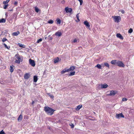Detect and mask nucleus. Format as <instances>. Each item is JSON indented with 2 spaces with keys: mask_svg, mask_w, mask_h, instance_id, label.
<instances>
[{
  "mask_svg": "<svg viewBox=\"0 0 134 134\" xmlns=\"http://www.w3.org/2000/svg\"><path fill=\"white\" fill-rule=\"evenodd\" d=\"M44 110L48 115H52L54 111L55 110L53 109L50 108L48 107H44Z\"/></svg>",
  "mask_w": 134,
  "mask_h": 134,
  "instance_id": "1",
  "label": "nucleus"
},
{
  "mask_svg": "<svg viewBox=\"0 0 134 134\" xmlns=\"http://www.w3.org/2000/svg\"><path fill=\"white\" fill-rule=\"evenodd\" d=\"M15 63L18 64H20V62H22L23 60V57L20 56L18 53L15 56Z\"/></svg>",
  "mask_w": 134,
  "mask_h": 134,
  "instance_id": "2",
  "label": "nucleus"
},
{
  "mask_svg": "<svg viewBox=\"0 0 134 134\" xmlns=\"http://www.w3.org/2000/svg\"><path fill=\"white\" fill-rule=\"evenodd\" d=\"M112 18L114 20V21L116 23L119 22L121 20V18L120 16H112Z\"/></svg>",
  "mask_w": 134,
  "mask_h": 134,
  "instance_id": "3",
  "label": "nucleus"
},
{
  "mask_svg": "<svg viewBox=\"0 0 134 134\" xmlns=\"http://www.w3.org/2000/svg\"><path fill=\"white\" fill-rule=\"evenodd\" d=\"M116 65L120 67H124L125 65L122 62L119 60H117Z\"/></svg>",
  "mask_w": 134,
  "mask_h": 134,
  "instance_id": "4",
  "label": "nucleus"
},
{
  "mask_svg": "<svg viewBox=\"0 0 134 134\" xmlns=\"http://www.w3.org/2000/svg\"><path fill=\"white\" fill-rule=\"evenodd\" d=\"M65 10L66 13H70V14H72L71 13L72 11V8H69L68 7H66L65 8Z\"/></svg>",
  "mask_w": 134,
  "mask_h": 134,
  "instance_id": "5",
  "label": "nucleus"
},
{
  "mask_svg": "<svg viewBox=\"0 0 134 134\" xmlns=\"http://www.w3.org/2000/svg\"><path fill=\"white\" fill-rule=\"evenodd\" d=\"M29 64H30L32 66L34 67L35 65V61L34 60L30 59H29Z\"/></svg>",
  "mask_w": 134,
  "mask_h": 134,
  "instance_id": "6",
  "label": "nucleus"
},
{
  "mask_svg": "<svg viewBox=\"0 0 134 134\" xmlns=\"http://www.w3.org/2000/svg\"><path fill=\"white\" fill-rule=\"evenodd\" d=\"M116 117L118 118H124V115L122 113L117 114Z\"/></svg>",
  "mask_w": 134,
  "mask_h": 134,
  "instance_id": "7",
  "label": "nucleus"
},
{
  "mask_svg": "<svg viewBox=\"0 0 134 134\" xmlns=\"http://www.w3.org/2000/svg\"><path fill=\"white\" fill-rule=\"evenodd\" d=\"M30 77V75L29 73H26L25 74L24 76V78L26 79H28Z\"/></svg>",
  "mask_w": 134,
  "mask_h": 134,
  "instance_id": "8",
  "label": "nucleus"
},
{
  "mask_svg": "<svg viewBox=\"0 0 134 134\" xmlns=\"http://www.w3.org/2000/svg\"><path fill=\"white\" fill-rule=\"evenodd\" d=\"M116 37H117L120 38V39L122 40H123L124 39L123 37L121 35V34H116Z\"/></svg>",
  "mask_w": 134,
  "mask_h": 134,
  "instance_id": "9",
  "label": "nucleus"
},
{
  "mask_svg": "<svg viewBox=\"0 0 134 134\" xmlns=\"http://www.w3.org/2000/svg\"><path fill=\"white\" fill-rule=\"evenodd\" d=\"M116 93L115 92V91L112 90L110 91V94H109V95L110 96H114L116 94Z\"/></svg>",
  "mask_w": 134,
  "mask_h": 134,
  "instance_id": "10",
  "label": "nucleus"
},
{
  "mask_svg": "<svg viewBox=\"0 0 134 134\" xmlns=\"http://www.w3.org/2000/svg\"><path fill=\"white\" fill-rule=\"evenodd\" d=\"M108 86V85L107 84H102L101 85V88H107Z\"/></svg>",
  "mask_w": 134,
  "mask_h": 134,
  "instance_id": "11",
  "label": "nucleus"
},
{
  "mask_svg": "<svg viewBox=\"0 0 134 134\" xmlns=\"http://www.w3.org/2000/svg\"><path fill=\"white\" fill-rule=\"evenodd\" d=\"M68 72V69H64L62 71H61V73L62 74H63L65 73L66 72Z\"/></svg>",
  "mask_w": 134,
  "mask_h": 134,
  "instance_id": "12",
  "label": "nucleus"
},
{
  "mask_svg": "<svg viewBox=\"0 0 134 134\" xmlns=\"http://www.w3.org/2000/svg\"><path fill=\"white\" fill-rule=\"evenodd\" d=\"M84 24L87 27H90V25L89 23L87 21H85L84 23Z\"/></svg>",
  "mask_w": 134,
  "mask_h": 134,
  "instance_id": "13",
  "label": "nucleus"
},
{
  "mask_svg": "<svg viewBox=\"0 0 134 134\" xmlns=\"http://www.w3.org/2000/svg\"><path fill=\"white\" fill-rule=\"evenodd\" d=\"M75 69V67L74 66H71L69 69H68V71H73Z\"/></svg>",
  "mask_w": 134,
  "mask_h": 134,
  "instance_id": "14",
  "label": "nucleus"
},
{
  "mask_svg": "<svg viewBox=\"0 0 134 134\" xmlns=\"http://www.w3.org/2000/svg\"><path fill=\"white\" fill-rule=\"evenodd\" d=\"M23 119V116L21 114H20L18 117V121L19 122H20Z\"/></svg>",
  "mask_w": 134,
  "mask_h": 134,
  "instance_id": "15",
  "label": "nucleus"
},
{
  "mask_svg": "<svg viewBox=\"0 0 134 134\" xmlns=\"http://www.w3.org/2000/svg\"><path fill=\"white\" fill-rule=\"evenodd\" d=\"M117 61L116 60H112L111 61L110 63L112 64L116 65Z\"/></svg>",
  "mask_w": 134,
  "mask_h": 134,
  "instance_id": "16",
  "label": "nucleus"
},
{
  "mask_svg": "<svg viewBox=\"0 0 134 134\" xmlns=\"http://www.w3.org/2000/svg\"><path fill=\"white\" fill-rule=\"evenodd\" d=\"M82 107V105H79L77 107V108H76V110L77 111L79 110Z\"/></svg>",
  "mask_w": 134,
  "mask_h": 134,
  "instance_id": "17",
  "label": "nucleus"
},
{
  "mask_svg": "<svg viewBox=\"0 0 134 134\" xmlns=\"http://www.w3.org/2000/svg\"><path fill=\"white\" fill-rule=\"evenodd\" d=\"M20 34L19 31H17L16 32H14L12 33V35L13 36H17Z\"/></svg>",
  "mask_w": 134,
  "mask_h": 134,
  "instance_id": "18",
  "label": "nucleus"
},
{
  "mask_svg": "<svg viewBox=\"0 0 134 134\" xmlns=\"http://www.w3.org/2000/svg\"><path fill=\"white\" fill-rule=\"evenodd\" d=\"M14 66L13 65L10 66V71L11 72H13L14 71Z\"/></svg>",
  "mask_w": 134,
  "mask_h": 134,
  "instance_id": "19",
  "label": "nucleus"
},
{
  "mask_svg": "<svg viewBox=\"0 0 134 134\" xmlns=\"http://www.w3.org/2000/svg\"><path fill=\"white\" fill-rule=\"evenodd\" d=\"M38 80V78L37 76H34V81L35 82H36Z\"/></svg>",
  "mask_w": 134,
  "mask_h": 134,
  "instance_id": "20",
  "label": "nucleus"
},
{
  "mask_svg": "<svg viewBox=\"0 0 134 134\" xmlns=\"http://www.w3.org/2000/svg\"><path fill=\"white\" fill-rule=\"evenodd\" d=\"M55 35L57 36H60L62 35V33L60 32H57L55 33Z\"/></svg>",
  "mask_w": 134,
  "mask_h": 134,
  "instance_id": "21",
  "label": "nucleus"
},
{
  "mask_svg": "<svg viewBox=\"0 0 134 134\" xmlns=\"http://www.w3.org/2000/svg\"><path fill=\"white\" fill-rule=\"evenodd\" d=\"M18 45L20 47L22 48H24L25 47V46L23 45L22 44L19 43H18Z\"/></svg>",
  "mask_w": 134,
  "mask_h": 134,
  "instance_id": "22",
  "label": "nucleus"
},
{
  "mask_svg": "<svg viewBox=\"0 0 134 134\" xmlns=\"http://www.w3.org/2000/svg\"><path fill=\"white\" fill-rule=\"evenodd\" d=\"M56 21L57 24H61V20L60 19L58 18L57 19Z\"/></svg>",
  "mask_w": 134,
  "mask_h": 134,
  "instance_id": "23",
  "label": "nucleus"
},
{
  "mask_svg": "<svg viewBox=\"0 0 134 134\" xmlns=\"http://www.w3.org/2000/svg\"><path fill=\"white\" fill-rule=\"evenodd\" d=\"M59 58L57 57L56 59H54V63H58L59 62Z\"/></svg>",
  "mask_w": 134,
  "mask_h": 134,
  "instance_id": "24",
  "label": "nucleus"
},
{
  "mask_svg": "<svg viewBox=\"0 0 134 134\" xmlns=\"http://www.w3.org/2000/svg\"><path fill=\"white\" fill-rule=\"evenodd\" d=\"M6 20L5 19H4L2 18V19H0V23H5V22Z\"/></svg>",
  "mask_w": 134,
  "mask_h": 134,
  "instance_id": "25",
  "label": "nucleus"
},
{
  "mask_svg": "<svg viewBox=\"0 0 134 134\" xmlns=\"http://www.w3.org/2000/svg\"><path fill=\"white\" fill-rule=\"evenodd\" d=\"M75 71L71 72L70 73L69 75L70 76L74 75H75Z\"/></svg>",
  "mask_w": 134,
  "mask_h": 134,
  "instance_id": "26",
  "label": "nucleus"
},
{
  "mask_svg": "<svg viewBox=\"0 0 134 134\" xmlns=\"http://www.w3.org/2000/svg\"><path fill=\"white\" fill-rule=\"evenodd\" d=\"M101 66L100 65L98 64L95 66V67H97L99 69H101Z\"/></svg>",
  "mask_w": 134,
  "mask_h": 134,
  "instance_id": "27",
  "label": "nucleus"
},
{
  "mask_svg": "<svg viewBox=\"0 0 134 134\" xmlns=\"http://www.w3.org/2000/svg\"><path fill=\"white\" fill-rule=\"evenodd\" d=\"M104 64L105 66L108 67V68H109V65L108 63L107 62H105L104 63Z\"/></svg>",
  "mask_w": 134,
  "mask_h": 134,
  "instance_id": "28",
  "label": "nucleus"
},
{
  "mask_svg": "<svg viewBox=\"0 0 134 134\" xmlns=\"http://www.w3.org/2000/svg\"><path fill=\"white\" fill-rule=\"evenodd\" d=\"M3 44L4 46L5 47V48H6L8 49H9L10 48V46H7V45L5 43H3Z\"/></svg>",
  "mask_w": 134,
  "mask_h": 134,
  "instance_id": "29",
  "label": "nucleus"
},
{
  "mask_svg": "<svg viewBox=\"0 0 134 134\" xmlns=\"http://www.w3.org/2000/svg\"><path fill=\"white\" fill-rule=\"evenodd\" d=\"M10 1V0H7L6 1H4L3 2V4H4L5 5L6 4H7L9 1Z\"/></svg>",
  "mask_w": 134,
  "mask_h": 134,
  "instance_id": "30",
  "label": "nucleus"
},
{
  "mask_svg": "<svg viewBox=\"0 0 134 134\" xmlns=\"http://www.w3.org/2000/svg\"><path fill=\"white\" fill-rule=\"evenodd\" d=\"M79 14H77L76 15V17L78 20V21H77V22H78L80 21V20L79 19Z\"/></svg>",
  "mask_w": 134,
  "mask_h": 134,
  "instance_id": "31",
  "label": "nucleus"
},
{
  "mask_svg": "<svg viewBox=\"0 0 134 134\" xmlns=\"http://www.w3.org/2000/svg\"><path fill=\"white\" fill-rule=\"evenodd\" d=\"M133 32V30L132 29L130 28L129 29L128 31V33H131Z\"/></svg>",
  "mask_w": 134,
  "mask_h": 134,
  "instance_id": "32",
  "label": "nucleus"
},
{
  "mask_svg": "<svg viewBox=\"0 0 134 134\" xmlns=\"http://www.w3.org/2000/svg\"><path fill=\"white\" fill-rule=\"evenodd\" d=\"M35 10L36 12L38 13L39 12L40 10L37 7H35Z\"/></svg>",
  "mask_w": 134,
  "mask_h": 134,
  "instance_id": "33",
  "label": "nucleus"
},
{
  "mask_svg": "<svg viewBox=\"0 0 134 134\" xmlns=\"http://www.w3.org/2000/svg\"><path fill=\"white\" fill-rule=\"evenodd\" d=\"M8 6V4H5L3 6V8L4 9H6L7 7Z\"/></svg>",
  "mask_w": 134,
  "mask_h": 134,
  "instance_id": "34",
  "label": "nucleus"
},
{
  "mask_svg": "<svg viewBox=\"0 0 134 134\" xmlns=\"http://www.w3.org/2000/svg\"><path fill=\"white\" fill-rule=\"evenodd\" d=\"M53 21L52 20H50L48 21V23L49 24H52L53 23Z\"/></svg>",
  "mask_w": 134,
  "mask_h": 134,
  "instance_id": "35",
  "label": "nucleus"
},
{
  "mask_svg": "<svg viewBox=\"0 0 134 134\" xmlns=\"http://www.w3.org/2000/svg\"><path fill=\"white\" fill-rule=\"evenodd\" d=\"M7 39L6 38H3V39L2 40V42H5V41H7Z\"/></svg>",
  "mask_w": 134,
  "mask_h": 134,
  "instance_id": "36",
  "label": "nucleus"
},
{
  "mask_svg": "<svg viewBox=\"0 0 134 134\" xmlns=\"http://www.w3.org/2000/svg\"><path fill=\"white\" fill-rule=\"evenodd\" d=\"M42 41V39L41 38L39 39L37 42V43H39L40 42Z\"/></svg>",
  "mask_w": 134,
  "mask_h": 134,
  "instance_id": "37",
  "label": "nucleus"
},
{
  "mask_svg": "<svg viewBox=\"0 0 134 134\" xmlns=\"http://www.w3.org/2000/svg\"><path fill=\"white\" fill-rule=\"evenodd\" d=\"M127 100V98H122V101H126Z\"/></svg>",
  "mask_w": 134,
  "mask_h": 134,
  "instance_id": "38",
  "label": "nucleus"
},
{
  "mask_svg": "<svg viewBox=\"0 0 134 134\" xmlns=\"http://www.w3.org/2000/svg\"><path fill=\"white\" fill-rule=\"evenodd\" d=\"M0 134H5V133L4 132L3 130H2L0 132Z\"/></svg>",
  "mask_w": 134,
  "mask_h": 134,
  "instance_id": "39",
  "label": "nucleus"
},
{
  "mask_svg": "<svg viewBox=\"0 0 134 134\" xmlns=\"http://www.w3.org/2000/svg\"><path fill=\"white\" fill-rule=\"evenodd\" d=\"M77 42V40L76 38L74 39V41H73V42L75 43Z\"/></svg>",
  "mask_w": 134,
  "mask_h": 134,
  "instance_id": "40",
  "label": "nucleus"
},
{
  "mask_svg": "<svg viewBox=\"0 0 134 134\" xmlns=\"http://www.w3.org/2000/svg\"><path fill=\"white\" fill-rule=\"evenodd\" d=\"M17 4H18L17 2L16 1H15V2L14 3V5H16Z\"/></svg>",
  "mask_w": 134,
  "mask_h": 134,
  "instance_id": "41",
  "label": "nucleus"
},
{
  "mask_svg": "<svg viewBox=\"0 0 134 134\" xmlns=\"http://www.w3.org/2000/svg\"><path fill=\"white\" fill-rule=\"evenodd\" d=\"M121 12L122 14H124L125 13V11L124 10H121Z\"/></svg>",
  "mask_w": 134,
  "mask_h": 134,
  "instance_id": "42",
  "label": "nucleus"
},
{
  "mask_svg": "<svg viewBox=\"0 0 134 134\" xmlns=\"http://www.w3.org/2000/svg\"><path fill=\"white\" fill-rule=\"evenodd\" d=\"M49 96L51 97V98H53L54 97V96H53V95H49Z\"/></svg>",
  "mask_w": 134,
  "mask_h": 134,
  "instance_id": "43",
  "label": "nucleus"
},
{
  "mask_svg": "<svg viewBox=\"0 0 134 134\" xmlns=\"http://www.w3.org/2000/svg\"><path fill=\"white\" fill-rule=\"evenodd\" d=\"M34 103V101H33L32 102V104H33Z\"/></svg>",
  "mask_w": 134,
  "mask_h": 134,
  "instance_id": "44",
  "label": "nucleus"
},
{
  "mask_svg": "<svg viewBox=\"0 0 134 134\" xmlns=\"http://www.w3.org/2000/svg\"><path fill=\"white\" fill-rule=\"evenodd\" d=\"M74 127V125H73V124H72V126L71 127L73 128V127Z\"/></svg>",
  "mask_w": 134,
  "mask_h": 134,
  "instance_id": "45",
  "label": "nucleus"
}]
</instances>
